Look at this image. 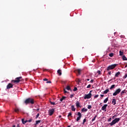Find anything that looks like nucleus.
I'll use <instances>...</instances> for the list:
<instances>
[{
    "instance_id": "nucleus-1",
    "label": "nucleus",
    "mask_w": 127,
    "mask_h": 127,
    "mask_svg": "<svg viewBox=\"0 0 127 127\" xmlns=\"http://www.w3.org/2000/svg\"><path fill=\"white\" fill-rule=\"evenodd\" d=\"M34 103H35L34 99L31 98H28L26 99L24 101V103L26 105H28V104H31V105H34Z\"/></svg>"
},
{
    "instance_id": "nucleus-2",
    "label": "nucleus",
    "mask_w": 127,
    "mask_h": 127,
    "mask_svg": "<svg viewBox=\"0 0 127 127\" xmlns=\"http://www.w3.org/2000/svg\"><path fill=\"white\" fill-rule=\"evenodd\" d=\"M120 121H121V118H116L115 120L112 121L111 123H109V125L112 127L114 126V125H116L117 123H119Z\"/></svg>"
},
{
    "instance_id": "nucleus-3",
    "label": "nucleus",
    "mask_w": 127,
    "mask_h": 127,
    "mask_svg": "<svg viewBox=\"0 0 127 127\" xmlns=\"http://www.w3.org/2000/svg\"><path fill=\"white\" fill-rule=\"evenodd\" d=\"M117 65L118 64H114L108 66L106 69L107 71H110V70H113V69H115L117 67Z\"/></svg>"
},
{
    "instance_id": "nucleus-4",
    "label": "nucleus",
    "mask_w": 127,
    "mask_h": 127,
    "mask_svg": "<svg viewBox=\"0 0 127 127\" xmlns=\"http://www.w3.org/2000/svg\"><path fill=\"white\" fill-rule=\"evenodd\" d=\"M20 81H22V77L21 76L16 77L15 80H11V83H19Z\"/></svg>"
},
{
    "instance_id": "nucleus-5",
    "label": "nucleus",
    "mask_w": 127,
    "mask_h": 127,
    "mask_svg": "<svg viewBox=\"0 0 127 127\" xmlns=\"http://www.w3.org/2000/svg\"><path fill=\"white\" fill-rule=\"evenodd\" d=\"M92 92H93V90H91L88 94H85L84 99V100H86V99H90V98L92 97Z\"/></svg>"
},
{
    "instance_id": "nucleus-6",
    "label": "nucleus",
    "mask_w": 127,
    "mask_h": 127,
    "mask_svg": "<svg viewBox=\"0 0 127 127\" xmlns=\"http://www.w3.org/2000/svg\"><path fill=\"white\" fill-rule=\"evenodd\" d=\"M81 72H82V69L80 68L76 69L74 70V72L76 74L77 76L81 75Z\"/></svg>"
},
{
    "instance_id": "nucleus-7",
    "label": "nucleus",
    "mask_w": 127,
    "mask_h": 127,
    "mask_svg": "<svg viewBox=\"0 0 127 127\" xmlns=\"http://www.w3.org/2000/svg\"><path fill=\"white\" fill-rule=\"evenodd\" d=\"M122 91V89L121 88L117 89L115 92L113 93V96H117V95H119L120 94V92Z\"/></svg>"
},
{
    "instance_id": "nucleus-8",
    "label": "nucleus",
    "mask_w": 127,
    "mask_h": 127,
    "mask_svg": "<svg viewBox=\"0 0 127 127\" xmlns=\"http://www.w3.org/2000/svg\"><path fill=\"white\" fill-rule=\"evenodd\" d=\"M77 116H78L76 119V122H79L80 120H81V118H82V114H81V113L78 112Z\"/></svg>"
},
{
    "instance_id": "nucleus-9",
    "label": "nucleus",
    "mask_w": 127,
    "mask_h": 127,
    "mask_svg": "<svg viewBox=\"0 0 127 127\" xmlns=\"http://www.w3.org/2000/svg\"><path fill=\"white\" fill-rule=\"evenodd\" d=\"M55 112V109L53 108L49 110V114L50 116H52V115L54 114Z\"/></svg>"
},
{
    "instance_id": "nucleus-10",
    "label": "nucleus",
    "mask_w": 127,
    "mask_h": 127,
    "mask_svg": "<svg viewBox=\"0 0 127 127\" xmlns=\"http://www.w3.org/2000/svg\"><path fill=\"white\" fill-rule=\"evenodd\" d=\"M107 107H108V104H105L102 108V111H104V112H107Z\"/></svg>"
},
{
    "instance_id": "nucleus-11",
    "label": "nucleus",
    "mask_w": 127,
    "mask_h": 127,
    "mask_svg": "<svg viewBox=\"0 0 127 127\" xmlns=\"http://www.w3.org/2000/svg\"><path fill=\"white\" fill-rule=\"evenodd\" d=\"M13 87V85H12L11 83H8V84L6 86V89L7 90H9V89H10Z\"/></svg>"
},
{
    "instance_id": "nucleus-12",
    "label": "nucleus",
    "mask_w": 127,
    "mask_h": 127,
    "mask_svg": "<svg viewBox=\"0 0 127 127\" xmlns=\"http://www.w3.org/2000/svg\"><path fill=\"white\" fill-rule=\"evenodd\" d=\"M112 103L113 104V105H114V106H115L117 104V100H116V99H112Z\"/></svg>"
},
{
    "instance_id": "nucleus-13",
    "label": "nucleus",
    "mask_w": 127,
    "mask_h": 127,
    "mask_svg": "<svg viewBox=\"0 0 127 127\" xmlns=\"http://www.w3.org/2000/svg\"><path fill=\"white\" fill-rule=\"evenodd\" d=\"M76 106L77 108H81V106H80V102H79L78 101H77L76 103Z\"/></svg>"
},
{
    "instance_id": "nucleus-14",
    "label": "nucleus",
    "mask_w": 127,
    "mask_h": 127,
    "mask_svg": "<svg viewBox=\"0 0 127 127\" xmlns=\"http://www.w3.org/2000/svg\"><path fill=\"white\" fill-rule=\"evenodd\" d=\"M109 92H110V90L108 88L103 92V94H108Z\"/></svg>"
},
{
    "instance_id": "nucleus-15",
    "label": "nucleus",
    "mask_w": 127,
    "mask_h": 127,
    "mask_svg": "<svg viewBox=\"0 0 127 127\" xmlns=\"http://www.w3.org/2000/svg\"><path fill=\"white\" fill-rule=\"evenodd\" d=\"M122 59H123V61H127V58L126 57V56H125V55L123 56Z\"/></svg>"
},
{
    "instance_id": "nucleus-16",
    "label": "nucleus",
    "mask_w": 127,
    "mask_h": 127,
    "mask_svg": "<svg viewBox=\"0 0 127 127\" xmlns=\"http://www.w3.org/2000/svg\"><path fill=\"white\" fill-rule=\"evenodd\" d=\"M22 123L23 125H25L27 123V120L24 121V119H22Z\"/></svg>"
},
{
    "instance_id": "nucleus-17",
    "label": "nucleus",
    "mask_w": 127,
    "mask_h": 127,
    "mask_svg": "<svg viewBox=\"0 0 127 127\" xmlns=\"http://www.w3.org/2000/svg\"><path fill=\"white\" fill-rule=\"evenodd\" d=\"M71 108V111H72V112H75V111H76V108H75V107H74V105H72Z\"/></svg>"
},
{
    "instance_id": "nucleus-18",
    "label": "nucleus",
    "mask_w": 127,
    "mask_h": 127,
    "mask_svg": "<svg viewBox=\"0 0 127 127\" xmlns=\"http://www.w3.org/2000/svg\"><path fill=\"white\" fill-rule=\"evenodd\" d=\"M120 56H124V51H120Z\"/></svg>"
},
{
    "instance_id": "nucleus-19",
    "label": "nucleus",
    "mask_w": 127,
    "mask_h": 127,
    "mask_svg": "<svg viewBox=\"0 0 127 127\" xmlns=\"http://www.w3.org/2000/svg\"><path fill=\"white\" fill-rule=\"evenodd\" d=\"M58 74H59L60 76H61V75H62V72L61 69L58 70Z\"/></svg>"
},
{
    "instance_id": "nucleus-20",
    "label": "nucleus",
    "mask_w": 127,
    "mask_h": 127,
    "mask_svg": "<svg viewBox=\"0 0 127 127\" xmlns=\"http://www.w3.org/2000/svg\"><path fill=\"white\" fill-rule=\"evenodd\" d=\"M120 75H121V72L119 71L116 73L115 77H119Z\"/></svg>"
},
{
    "instance_id": "nucleus-21",
    "label": "nucleus",
    "mask_w": 127,
    "mask_h": 127,
    "mask_svg": "<svg viewBox=\"0 0 127 127\" xmlns=\"http://www.w3.org/2000/svg\"><path fill=\"white\" fill-rule=\"evenodd\" d=\"M87 111H88V109H87L85 108H82V110H81V112H87Z\"/></svg>"
},
{
    "instance_id": "nucleus-22",
    "label": "nucleus",
    "mask_w": 127,
    "mask_h": 127,
    "mask_svg": "<svg viewBox=\"0 0 127 127\" xmlns=\"http://www.w3.org/2000/svg\"><path fill=\"white\" fill-rule=\"evenodd\" d=\"M108 101H109V98L107 97L104 100V103L106 104Z\"/></svg>"
},
{
    "instance_id": "nucleus-23",
    "label": "nucleus",
    "mask_w": 127,
    "mask_h": 127,
    "mask_svg": "<svg viewBox=\"0 0 127 127\" xmlns=\"http://www.w3.org/2000/svg\"><path fill=\"white\" fill-rule=\"evenodd\" d=\"M65 89L66 90H67V91H69V90H71V87H70V86L68 85Z\"/></svg>"
},
{
    "instance_id": "nucleus-24",
    "label": "nucleus",
    "mask_w": 127,
    "mask_h": 127,
    "mask_svg": "<svg viewBox=\"0 0 127 127\" xmlns=\"http://www.w3.org/2000/svg\"><path fill=\"white\" fill-rule=\"evenodd\" d=\"M41 122V120H38L36 121L35 125H38V124L40 123Z\"/></svg>"
},
{
    "instance_id": "nucleus-25",
    "label": "nucleus",
    "mask_w": 127,
    "mask_h": 127,
    "mask_svg": "<svg viewBox=\"0 0 127 127\" xmlns=\"http://www.w3.org/2000/svg\"><path fill=\"white\" fill-rule=\"evenodd\" d=\"M116 86V85L115 84L112 85L111 87H110V90H112V89H114V88H115V87Z\"/></svg>"
},
{
    "instance_id": "nucleus-26",
    "label": "nucleus",
    "mask_w": 127,
    "mask_h": 127,
    "mask_svg": "<svg viewBox=\"0 0 127 127\" xmlns=\"http://www.w3.org/2000/svg\"><path fill=\"white\" fill-rule=\"evenodd\" d=\"M76 82H77L78 84H79V83H81V79L77 78L76 79Z\"/></svg>"
},
{
    "instance_id": "nucleus-27",
    "label": "nucleus",
    "mask_w": 127,
    "mask_h": 127,
    "mask_svg": "<svg viewBox=\"0 0 127 127\" xmlns=\"http://www.w3.org/2000/svg\"><path fill=\"white\" fill-rule=\"evenodd\" d=\"M126 93H127V92H126V90H123V91L121 92V95H124V94H126Z\"/></svg>"
},
{
    "instance_id": "nucleus-28",
    "label": "nucleus",
    "mask_w": 127,
    "mask_h": 127,
    "mask_svg": "<svg viewBox=\"0 0 127 127\" xmlns=\"http://www.w3.org/2000/svg\"><path fill=\"white\" fill-rule=\"evenodd\" d=\"M109 56H110V57H114V53H112L109 54Z\"/></svg>"
},
{
    "instance_id": "nucleus-29",
    "label": "nucleus",
    "mask_w": 127,
    "mask_h": 127,
    "mask_svg": "<svg viewBox=\"0 0 127 127\" xmlns=\"http://www.w3.org/2000/svg\"><path fill=\"white\" fill-rule=\"evenodd\" d=\"M50 103L51 104L53 105V106H54L55 105H56V103L55 102H53L52 101H50Z\"/></svg>"
},
{
    "instance_id": "nucleus-30",
    "label": "nucleus",
    "mask_w": 127,
    "mask_h": 127,
    "mask_svg": "<svg viewBox=\"0 0 127 127\" xmlns=\"http://www.w3.org/2000/svg\"><path fill=\"white\" fill-rule=\"evenodd\" d=\"M15 112L16 113H18V112H19V109L18 108H16L15 110H14Z\"/></svg>"
},
{
    "instance_id": "nucleus-31",
    "label": "nucleus",
    "mask_w": 127,
    "mask_h": 127,
    "mask_svg": "<svg viewBox=\"0 0 127 127\" xmlns=\"http://www.w3.org/2000/svg\"><path fill=\"white\" fill-rule=\"evenodd\" d=\"M87 109H88V110H90V109H92V106L88 105V107H87Z\"/></svg>"
},
{
    "instance_id": "nucleus-32",
    "label": "nucleus",
    "mask_w": 127,
    "mask_h": 127,
    "mask_svg": "<svg viewBox=\"0 0 127 127\" xmlns=\"http://www.w3.org/2000/svg\"><path fill=\"white\" fill-rule=\"evenodd\" d=\"M86 119H84L83 120V123H82V125H85V123H86Z\"/></svg>"
},
{
    "instance_id": "nucleus-33",
    "label": "nucleus",
    "mask_w": 127,
    "mask_h": 127,
    "mask_svg": "<svg viewBox=\"0 0 127 127\" xmlns=\"http://www.w3.org/2000/svg\"><path fill=\"white\" fill-rule=\"evenodd\" d=\"M96 118H97V115H96L94 118L92 120V122H94L96 120Z\"/></svg>"
},
{
    "instance_id": "nucleus-34",
    "label": "nucleus",
    "mask_w": 127,
    "mask_h": 127,
    "mask_svg": "<svg viewBox=\"0 0 127 127\" xmlns=\"http://www.w3.org/2000/svg\"><path fill=\"white\" fill-rule=\"evenodd\" d=\"M77 90H78L77 87H74V88L73 89V92H76V91H77Z\"/></svg>"
},
{
    "instance_id": "nucleus-35",
    "label": "nucleus",
    "mask_w": 127,
    "mask_h": 127,
    "mask_svg": "<svg viewBox=\"0 0 127 127\" xmlns=\"http://www.w3.org/2000/svg\"><path fill=\"white\" fill-rule=\"evenodd\" d=\"M32 122V119H30L29 120H27V123H31Z\"/></svg>"
},
{
    "instance_id": "nucleus-36",
    "label": "nucleus",
    "mask_w": 127,
    "mask_h": 127,
    "mask_svg": "<svg viewBox=\"0 0 127 127\" xmlns=\"http://www.w3.org/2000/svg\"><path fill=\"white\" fill-rule=\"evenodd\" d=\"M46 83H47V84H49V83H51L52 82H51V81H50V80H49V81L47 80V81L46 82Z\"/></svg>"
},
{
    "instance_id": "nucleus-37",
    "label": "nucleus",
    "mask_w": 127,
    "mask_h": 127,
    "mask_svg": "<svg viewBox=\"0 0 127 127\" xmlns=\"http://www.w3.org/2000/svg\"><path fill=\"white\" fill-rule=\"evenodd\" d=\"M71 116H72V113L70 112L68 113L67 117H71Z\"/></svg>"
},
{
    "instance_id": "nucleus-38",
    "label": "nucleus",
    "mask_w": 127,
    "mask_h": 127,
    "mask_svg": "<svg viewBox=\"0 0 127 127\" xmlns=\"http://www.w3.org/2000/svg\"><path fill=\"white\" fill-rule=\"evenodd\" d=\"M98 97H99V95H96L94 96V99H96V98H98Z\"/></svg>"
},
{
    "instance_id": "nucleus-39",
    "label": "nucleus",
    "mask_w": 127,
    "mask_h": 127,
    "mask_svg": "<svg viewBox=\"0 0 127 127\" xmlns=\"http://www.w3.org/2000/svg\"><path fill=\"white\" fill-rule=\"evenodd\" d=\"M97 73H98V74L99 75H101V71L98 70V71H97Z\"/></svg>"
},
{
    "instance_id": "nucleus-40",
    "label": "nucleus",
    "mask_w": 127,
    "mask_h": 127,
    "mask_svg": "<svg viewBox=\"0 0 127 127\" xmlns=\"http://www.w3.org/2000/svg\"><path fill=\"white\" fill-rule=\"evenodd\" d=\"M39 117V113H38L37 115H36V119H37Z\"/></svg>"
},
{
    "instance_id": "nucleus-41",
    "label": "nucleus",
    "mask_w": 127,
    "mask_h": 127,
    "mask_svg": "<svg viewBox=\"0 0 127 127\" xmlns=\"http://www.w3.org/2000/svg\"><path fill=\"white\" fill-rule=\"evenodd\" d=\"M87 88L88 89H89V88H91V84L88 85L87 86Z\"/></svg>"
},
{
    "instance_id": "nucleus-42",
    "label": "nucleus",
    "mask_w": 127,
    "mask_h": 127,
    "mask_svg": "<svg viewBox=\"0 0 127 127\" xmlns=\"http://www.w3.org/2000/svg\"><path fill=\"white\" fill-rule=\"evenodd\" d=\"M65 98H66V97H65V96H63L62 98V99L63 100H65Z\"/></svg>"
},
{
    "instance_id": "nucleus-43",
    "label": "nucleus",
    "mask_w": 127,
    "mask_h": 127,
    "mask_svg": "<svg viewBox=\"0 0 127 127\" xmlns=\"http://www.w3.org/2000/svg\"><path fill=\"white\" fill-rule=\"evenodd\" d=\"M108 122H112V118L109 119Z\"/></svg>"
},
{
    "instance_id": "nucleus-44",
    "label": "nucleus",
    "mask_w": 127,
    "mask_h": 127,
    "mask_svg": "<svg viewBox=\"0 0 127 127\" xmlns=\"http://www.w3.org/2000/svg\"><path fill=\"white\" fill-rule=\"evenodd\" d=\"M70 97L71 98H73V97H74V95L73 94H71Z\"/></svg>"
},
{
    "instance_id": "nucleus-45",
    "label": "nucleus",
    "mask_w": 127,
    "mask_h": 127,
    "mask_svg": "<svg viewBox=\"0 0 127 127\" xmlns=\"http://www.w3.org/2000/svg\"><path fill=\"white\" fill-rule=\"evenodd\" d=\"M43 81H48V79H47V78H44V79H43Z\"/></svg>"
},
{
    "instance_id": "nucleus-46",
    "label": "nucleus",
    "mask_w": 127,
    "mask_h": 127,
    "mask_svg": "<svg viewBox=\"0 0 127 127\" xmlns=\"http://www.w3.org/2000/svg\"><path fill=\"white\" fill-rule=\"evenodd\" d=\"M108 74H109V75H111L112 72H111V71H108Z\"/></svg>"
},
{
    "instance_id": "nucleus-47",
    "label": "nucleus",
    "mask_w": 127,
    "mask_h": 127,
    "mask_svg": "<svg viewBox=\"0 0 127 127\" xmlns=\"http://www.w3.org/2000/svg\"><path fill=\"white\" fill-rule=\"evenodd\" d=\"M64 94H66V93H67V91H66V90H64Z\"/></svg>"
},
{
    "instance_id": "nucleus-48",
    "label": "nucleus",
    "mask_w": 127,
    "mask_h": 127,
    "mask_svg": "<svg viewBox=\"0 0 127 127\" xmlns=\"http://www.w3.org/2000/svg\"><path fill=\"white\" fill-rule=\"evenodd\" d=\"M100 96L101 97V98H104V95L103 94L100 95Z\"/></svg>"
},
{
    "instance_id": "nucleus-49",
    "label": "nucleus",
    "mask_w": 127,
    "mask_h": 127,
    "mask_svg": "<svg viewBox=\"0 0 127 127\" xmlns=\"http://www.w3.org/2000/svg\"><path fill=\"white\" fill-rule=\"evenodd\" d=\"M93 82H94V80H93V79H92V80L90 81V83H93Z\"/></svg>"
},
{
    "instance_id": "nucleus-50",
    "label": "nucleus",
    "mask_w": 127,
    "mask_h": 127,
    "mask_svg": "<svg viewBox=\"0 0 127 127\" xmlns=\"http://www.w3.org/2000/svg\"><path fill=\"white\" fill-rule=\"evenodd\" d=\"M17 127H20V126H19V124L17 125Z\"/></svg>"
},
{
    "instance_id": "nucleus-51",
    "label": "nucleus",
    "mask_w": 127,
    "mask_h": 127,
    "mask_svg": "<svg viewBox=\"0 0 127 127\" xmlns=\"http://www.w3.org/2000/svg\"><path fill=\"white\" fill-rule=\"evenodd\" d=\"M60 101H61V102H62V101H63V99L62 98H61V99H60Z\"/></svg>"
},
{
    "instance_id": "nucleus-52",
    "label": "nucleus",
    "mask_w": 127,
    "mask_h": 127,
    "mask_svg": "<svg viewBox=\"0 0 127 127\" xmlns=\"http://www.w3.org/2000/svg\"><path fill=\"white\" fill-rule=\"evenodd\" d=\"M86 81H90V79H89V78L87 79Z\"/></svg>"
},
{
    "instance_id": "nucleus-53",
    "label": "nucleus",
    "mask_w": 127,
    "mask_h": 127,
    "mask_svg": "<svg viewBox=\"0 0 127 127\" xmlns=\"http://www.w3.org/2000/svg\"><path fill=\"white\" fill-rule=\"evenodd\" d=\"M62 116H61V115L59 116V118H61Z\"/></svg>"
},
{
    "instance_id": "nucleus-54",
    "label": "nucleus",
    "mask_w": 127,
    "mask_h": 127,
    "mask_svg": "<svg viewBox=\"0 0 127 127\" xmlns=\"http://www.w3.org/2000/svg\"><path fill=\"white\" fill-rule=\"evenodd\" d=\"M12 127H15V125H13Z\"/></svg>"
},
{
    "instance_id": "nucleus-55",
    "label": "nucleus",
    "mask_w": 127,
    "mask_h": 127,
    "mask_svg": "<svg viewBox=\"0 0 127 127\" xmlns=\"http://www.w3.org/2000/svg\"><path fill=\"white\" fill-rule=\"evenodd\" d=\"M37 111H39V109H37Z\"/></svg>"
},
{
    "instance_id": "nucleus-56",
    "label": "nucleus",
    "mask_w": 127,
    "mask_h": 127,
    "mask_svg": "<svg viewBox=\"0 0 127 127\" xmlns=\"http://www.w3.org/2000/svg\"><path fill=\"white\" fill-rule=\"evenodd\" d=\"M127 65L125 66V68H127Z\"/></svg>"
},
{
    "instance_id": "nucleus-57",
    "label": "nucleus",
    "mask_w": 127,
    "mask_h": 127,
    "mask_svg": "<svg viewBox=\"0 0 127 127\" xmlns=\"http://www.w3.org/2000/svg\"><path fill=\"white\" fill-rule=\"evenodd\" d=\"M115 117V116H113L112 118H113V119H114V118Z\"/></svg>"
},
{
    "instance_id": "nucleus-58",
    "label": "nucleus",
    "mask_w": 127,
    "mask_h": 127,
    "mask_svg": "<svg viewBox=\"0 0 127 127\" xmlns=\"http://www.w3.org/2000/svg\"><path fill=\"white\" fill-rule=\"evenodd\" d=\"M109 81H112V79L110 80Z\"/></svg>"
},
{
    "instance_id": "nucleus-59",
    "label": "nucleus",
    "mask_w": 127,
    "mask_h": 127,
    "mask_svg": "<svg viewBox=\"0 0 127 127\" xmlns=\"http://www.w3.org/2000/svg\"><path fill=\"white\" fill-rule=\"evenodd\" d=\"M100 105H102V103H100Z\"/></svg>"
},
{
    "instance_id": "nucleus-60",
    "label": "nucleus",
    "mask_w": 127,
    "mask_h": 127,
    "mask_svg": "<svg viewBox=\"0 0 127 127\" xmlns=\"http://www.w3.org/2000/svg\"><path fill=\"white\" fill-rule=\"evenodd\" d=\"M44 71H45V69H44Z\"/></svg>"
}]
</instances>
